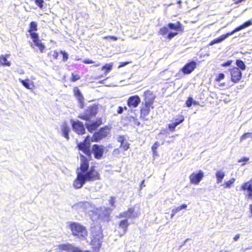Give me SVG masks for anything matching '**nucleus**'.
I'll return each mask as SVG.
<instances>
[{
  "label": "nucleus",
  "mask_w": 252,
  "mask_h": 252,
  "mask_svg": "<svg viewBox=\"0 0 252 252\" xmlns=\"http://www.w3.org/2000/svg\"><path fill=\"white\" fill-rule=\"evenodd\" d=\"M80 165L77 168L76 178L73 181V186L76 189L81 188L87 181H94L101 179L100 173L92 166L89 168V159L84 155L81 154Z\"/></svg>",
  "instance_id": "1"
},
{
  "label": "nucleus",
  "mask_w": 252,
  "mask_h": 252,
  "mask_svg": "<svg viewBox=\"0 0 252 252\" xmlns=\"http://www.w3.org/2000/svg\"><path fill=\"white\" fill-rule=\"evenodd\" d=\"M143 101L140 107V118L141 119L148 120L147 117L151 109L154 108V103L156 95L150 90H146L143 93Z\"/></svg>",
  "instance_id": "2"
},
{
  "label": "nucleus",
  "mask_w": 252,
  "mask_h": 252,
  "mask_svg": "<svg viewBox=\"0 0 252 252\" xmlns=\"http://www.w3.org/2000/svg\"><path fill=\"white\" fill-rule=\"evenodd\" d=\"M184 31V28L180 22L178 21L176 24L169 23L167 26L161 27L158 32L159 35L164 36L166 34V39L171 40L173 37L178 34V33H182Z\"/></svg>",
  "instance_id": "3"
},
{
  "label": "nucleus",
  "mask_w": 252,
  "mask_h": 252,
  "mask_svg": "<svg viewBox=\"0 0 252 252\" xmlns=\"http://www.w3.org/2000/svg\"><path fill=\"white\" fill-rule=\"evenodd\" d=\"M68 227L71 234L75 237L81 240H85L88 235V232L86 226L81 223L70 221L68 224Z\"/></svg>",
  "instance_id": "4"
},
{
  "label": "nucleus",
  "mask_w": 252,
  "mask_h": 252,
  "mask_svg": "<svg viewBox=\"0 0 252 252\" xmlns=\"http://www.w3.org/2000/svg\"><path fill=\"white\" fill-rule=\"evenodd\" d=\"M98 105L93 104L87 107V108L84 110L83 113L78 116V118L82 120L89 122L91 121L92 118L95 117L98 113Z\"/></svg>",
  "instance_id": "5"
},
{
  "label": "nucleus",
  "mask_w": 252,
  "mask_h": 252,
  "mask_svg": "<svg viewBox=\"0 0 252 252\" xmlns=\"http://www.w3.org/2000/svg\"><path fill=\"white\" fill-rule=\"evenodd\" d=\"M110 129L111 127L108 126H105L100 127L97 131L93 133L91 137V141L93 142L100 141L110 134Z\"/></svg>",
  "instance_id": "6"
},
{
  "label": "nucleus",
  "mask_w": 252,
  "mask_h": 252,
  "mask_svg": "<svg viewBox=\"0 0 252 252\" xmlns=\"http://www.w3.org/2000/svg\"><path fill=\"white\" fill-rule=\"evenodd\" d=\"M77 148L87 156V158L89 159V161L92 159L91 143L89 136H87L83 141L78 143Z\"/></svg>",
  "instance_id": "7"
},
{
  "label": "nucleus",
  "mask_w": 252,
  "mask_h": 252,
  "mask_svg": "<svg viewBox=\"0 0 252 252\" xmlns=\"http://www.w3.org/2000/svg\"><path fill=\"white\" fill-rule=\"evenodd\" d=\"M32 42L31 43V47L35 50H38L40 53H42L46 49V46L43 43L39 37V35H34L33 37H31Z\"/></svg>",
  "instance_id": "8"
},
{
  "label": "nucleus",
  "mask_w": 252,
  "mask_h": 252,
  "mask_svg": "<svg viewBox=\"0 0 252 252\" xmlns=\"http://www.w3.org/2000/svg\"><path fill=\"white\" fill-rule=\"evenodd\" d=\"M91 150L94 155V158L100 159L103 156L104 147L102 145L95 144L92 145Z\"/></svg>",
  "instance_id": "9"
},
{
  "label": "nucleus",
  "mask_w": 252,
  "mask_h": 252,
  "mask_svg": "<svg viewBox=\"0 0 252 252\" xmlns=\"http://www.w3.org/2000/svg\"><path fill=\"white\" fill-rule=\"evenodd\" d=\"M204 176L202 170H199L197 172H193L189 176V182L191 184L197 185L202 180Z\"/></svg>",
  "instance_id": "10"
},
{
  "label": "nucleus",
  "mask_w": 252,
  "mask_h": 252,
  "mask_svg": "<svg viewBox=\"0 0 252 252\" xmlns=\"http://www.w3.org/2000/svg\"><path fill=\"white\" fill-rule=\"evenodd\" d=\"M231 75V81L234 83H238L241 78L242 73L238 67H233L229 70Z\"/></svg>",
  "instance_id": "11"
},
{
  "label": "nucleus",
  "mask_w": 252,
  "mask_h": 252,
  "mask_svg": "<svg viewBox=\"0 0 252 252\" xmlns=\"http://www.w3.org/2000/svg\"><path fill=\"white\" fill-rule=\"evenodd\" d=\"M103 238V234L101 231L96 232L94 235L91 241V244L94 249H99L101 245V240Z\"/></svg>",
  "instance_id": "12"
},
{
  "label": "nucleus",
  "mask_w": 252,
  "mask_h": 252,
  "mask_svg": "<svg viewBox=\"0 0 252 252\" xmlns=\"http://www.w3.org/2000/svg\"><path fill=\"white\" fill-rule=\"evenodd\" d=\"M101 117L97 118L95 121L91 123H86L85 126L87 130L91 133L95 131L99 126L103 124Z\"/></svg>",
  "instance_id": "13"
},
{
  "label": "nucleus",
  "mask_w": 252,
  "mask_h": 252,
  "mask_svg": "<svg viewBox=\"0 0 252 252\" xmlns=\"http://www.w3.org/2000/svg\"><path fill=\"white\" fill-rule=\"evenodd\" d=\"M197 63L195 61H191L185 64L181 69V71L185 75H188L192 72L196 68Z\"/></svg>",
  "instance_id": "14"
},
{
  "label": "nucleus",
  "mask_w": 252,
  "mask_h": 252,
  "mask_svg": "<svg viewBox=\"0 0 252 252\" xmlns=\"http://www.w3.org/2000/svg\"><path fill=\"white\" fill-rule=\"evenodd\" d=\"M72 127L73 130L79 135H83L85 133V128L83 123L77 121L72 122Z\"/></svg>",
  "instance_id": "15"
},
{
  "label": "nucleus",
  "mask_w": 252,
  "mask_h": 252,
  "mask_svg": "<svg viewBox=\"0 0 252 252\" xmlns=\"http://www.w3.org/2000/svg\"><path fill=\"white\" fill-rule=\"evenodd\" d=\"M141 102L140 97L138 95H134L129 97L127 99V105L130 108H136Z\"/></svg>",
  "instance_id": "16"
},
{
  "label": "nucleus",
  "mask_w": 252,
  "mask_h": 252,
  "mask_svg": "<svg viewBox=\"0 0 252 252\" xmlns=\"http://www.w3.org/2000/svg\"><path fill=\"white\" fill-rule=\"evenodd\" d=\"M117 141L120 143L119 147L122 151H126L130 148V144L126 140L125 135H119L117 138Z\"/></svg>",
  "instance_id": "17"
},
{
  "label": "nucleus",
  "mask_w": 252,
  "mask_h": 252,
  "mask_svg": "<svg viewBox=\"0 0 252 252\" xmlns=\"http://www.w3.org/2000/svg\"><path fill=\"white\" fill-rule=\"evenodd\" d=\"M74 95L79 103V107L83 108L84 106V97L80 90L77 87H74L73 89Z\"/></svg>",
  "instance_id": "18"
},
{
  "label": "nucleus",
  "mask_w": 252,
  "mask_h": 252,
  "mask_svg": "<svg viewBox=\"0 0 252 252\" xmlns=\"http://www.w3.org/2000/svg\"><path fill=\"white\" fill-rule=\"evenodd\" d=\"M185 120V117L182 114H179L177 116V117L175 119V122L172 124H170L168 125V128L170 131L174 132L175 130L176 127L183 123Z\"/></svg>",
  "instance_id": "19"
},
{
  "label": "nucleus",
  "mask_w": 252,
  "mask_h": 252,
  "mask_svg": "<svg viewBox=\"0 0 252 252\" xmlns=\"http://www.w3.org/2000/svg\"><path fill=\"white\" fill-rule=\"evenodd\" d=\"M139 214L135 213V209L134 207L128 208V209L120 214L119 217L120 218H135L138 217Z\"/></svg>",
  "instance_id": "20"
},
{
  "label": "nucleus",
  "mask_w": 252,
  "mask_h": 252,
  "mask_svg": "<svg viewBox=\"0 0 252 252\" xmlns=\"http://www.w3.org/2000/svg\"><path fill=\"white\" fill-rule=\"evenodd\" d=\"M241 190H248V193L246 195L247 199H252V180L244 183L241 186Z\"/></svg>",
  "instance_id": "21"
},
{
  "label": "nucleus",
  "mask_w": 252,
  "mask_h": 252,
  "mask_svg": "<svg viewBox=\"0 0 252 252\" xmlns=\"http://www.w3.org/2000/svg\"><path fill=\"white\" fill-rule=\"evenodd\" d=\"M37 31V23L35 21H32L29 25V28L28 30L30 33L31 37H33L34 35H38V34L36 32Z\"/></svg>",
  "instance_id": "22"
},
{
  "label": "nucleus",
  "mask_w": 252,
  "mask_h": 252,
  "mask_svg": "<svg viewBox=\"0 0 252 252\" xmlns=\"http://www.w3.org/2000/svg\"><path fill=\"white\" fill-rule=\"evenodd\" d=\"M61 129L63 136L67 140H68L69 138V132L70 131V129L69 126L67 125V123L64 122L63 124Z\"/></svg>",
  "instance_id": "23"
},
{
  "label": "nucleus",
  "mask_w": 252,
  "mask_h": 252,
  "mask_svg": "<svg viewBox=\"0 0 252 252\" xmlns=\"http://www.w3.org/2000/svg\"><path fill=\"white\" fill-rule=\"evenodd\" d=\"M129 223L127 219H125L121 220L118 224V228L122 230V234L126 233Z\"/></svg>",
  "instance_id": "24"
},
{
  "label": "nucleus",
  "mask_w": 252,
  "mask_h": 252,
  "mask_svg": "<svg viewBox=\"0 0 252 252\" xmlns=\"http://www.w3.org/2000/svg\"><path fill=\"white\" fill-rule=\"evenodd\" d=\"M9 56V54L0 56V66H10L11 65L10 62L7 60V58Z\"/></svg>",
  "instance_id": "25"
},
{
  "label": "nucleus",
  "mask_w": 252,
  "mask_h": 252,
  "mask_svg": "<svg viewBox=\"0 0 252 252\" xmlns=\"http://www.w3.org/2000/svg\"><path fill=\"white\" fill-rule=\"evenodd\" d=\"M227 37H228L227 35V34H224L221 35L219 38H215L214 40H212L209 44V46H212L215 44H217L219 43H220L222 42L223 40H224L225 38H226Z\"/></svg>",
  "instance_id": "26"
},
{
  "label": "nucleus",
  "mask_w": 252,
  "mask_h": 252,
  "mask_svg": "<svg viewBox=\"0 0 252 252\" xmlns=\"http://www.w3.org/2000/svg\"><path fill=\"white\" fill-rule=\"evenodd\" d=\"M113 63H106L101 67V70L104 72L105 74L108 73L112 69Z\"/></svg>",
  "instance_id": "27"
},
{
  "label": "nucleus",
  "mask_w": 252,
  "mask_h": 252,
  "mask_svg": "<svg viewBox=\"0 0 252 252\" xmlns=\"http://www.w3.org/2000/svg\"><path fill=\"white\" fill-rule=\"evenodd\" d=\"M225 176V173L221 170H218L216 172V177L217 179V183H220L222 182Z\"/></svg>",
  "instance_id": "28"
},
{
  "label": "nucleus",
  "mask_w": 252,
  "mask_h": 252,
  "mask_svg": "<svg viewBox=\"0 0 252 252\" xmlns=\"http://www.w3.org/2000/svg\"><path fill=\"white\" fill-rule=\"evenodd\" d=\"M187 207V205L185 204H182V205L178 206L172 210V216L175 215L177 213L179 212L182 209H186Z\"/></svg>",
  "instance_id": "29"
},
{
  "label": "nucleus",
  "mask_w": 252,
  "mask_h": 252,
  "mask_svg": "<svg viewBox=\"0 0 252 252\" xmlns=\"http://www.w3.org/2000/svg\"><path fill=\"white\" fill-rule=\"evenodd\" d=\"M236 64L237 65V67L239 69L242 70H244L246 69V65L244 62L240 60H237L236 61Z\"/></svg>",
  "instance_id": "30"
},
{
  "label": "nucleus",
  "mask_w": 252,
  "mask_h": 252,
  "mask_svg": "<svg viewBox=\"0 0 252 252\" xmlns=\"http://www.w3.org/2000/svg\"><path fill=\"white\" fill-rule=\"evenodd\" d=\"M159 146V143L158 141L155 142L152 145V146L151 147V149H152V151L153 152V156H157V150Z\"/></svg>",
  "instance_id": "31"
},
{
  "label": "nucleus",
  "mask_w": 252,
  "mask_h": 252,
  "mask_svg": "<svg viewBox=\"0 0 252 252\" xmlns=\"http://www.w3.org/2000/svg\"><path fill=\"white\" fill-rule=\"evenodd\" d=\"M60 251H68L70 249V245L69 244H60L58 246Z\"/></svg>",
  "instance_id": "32"
},
{
  "label": "nucleus",
  "mask_w": 252,
  "mask_h": 252,
  "mask_svg": "<svg viewBox=\"0 0 252 252\" xmlns=\"http://www.w3.org/2000/svg\"><path fill=\"white\" fill-rule=\"evenodd\" d=\"M235 179L234 178H231L229 180L225 182L224 183V187L225 188H229L231 185L235 182Z\"/></svg>",
  "instance_id": "33"
},
{
  "label": "nucleus",
  "mask_w": 252,
  "mask_h": 252,
  "mask_svg": "<svg viewBox=\"0 0 252 252\" xmlns=\"http://www.w3.org/2000/svg\"><path fill=\"white\" fill-rule=\"evenodd\" d=\"M80 79V76L77 73L73 72L71 73V77H70V81L71 82H76Z\"/></svg>",
  "instance_id": "34"
},
{
  "label": "nucleus",
  "mask_w": 252,
  "mask_h": 252,
  "mask_svg": "<svg viewBox=\"0 0 252 252\" xmlns=\"http://www.w3.org/2000/svg\"><path fill=\"white\" fill-rule=\"evenodd\" d=\"M20 81L26 88L28 89H31L29 84L30 80L29 79L25 80H20Z\"/></svg>",
  "instance_id": "35"
},
{
  "label": "nucleus",
  "mask_w": 252,
  "mask_h": 252,
  "mask_svg": "<svg viewBox=\"0 0 252 252\" xmlns=\"http://www.w3.org/2000/svg\"><path fill=\"white\" fill-rule=\"evenodd\" d=\"M242 30H243V28H242V26L241 25L239 26L238 27L235 28L231 32L226 33V34H227V36H229L230 35H232L234 33H235V32H237L238 31H241Z\"/></svg>",
  "instance_id": "36"
},
{
  "label": "nucleus",
  "mask_w": 252,
  "mask_h": 252,
  "mask_svg": "<svg viewBox=\"0 0 252 252\" xmlns=\"http://www.w3.org/2000/svg\"><path fill=\"white\" fill-rule=\"evenodd\" d=\"M197 104V103L195 101H193V99L191 97H189L186 101V104L187 107H190L192 104Z\"/></svg>",
  "instance_id": "37"
},
{
  "label": "nucleus",
  "mask_w": 252,
  "mask_h": 252,
  "mask_svg": "<svg viewBox=\"0 0 252 252\" xmlns=\"http://www.w3.org/2000/svg\"><path fill=\"white\" fill-rule=\"evenodd\" d=\"M60 53V52H59L57 50H54L52 52L49 53L48 54V55L50 56L51 54H52V56L53 57V59L58 60L59 56Z\"/></svg>",
  "instance_id": "38"
},
{
  "label": "nucleus",
  "mask_w": 252,
  "mask_h": 252,
  "mask_svg": "<svg viewBox=\"0 0 252 252\" xmlns=\"http://www.w3.org/2000/svg\"><path fill=\"white\" fill-rule=\"evenodd\" d=\"M122 149L120 147L115 148L112 152V155L115 157H118L121 154Z\"/></svg>",
  "instance_id": "39"
},
{
  "label": "nucleus",
  "mask_w": 252,
  "mask_h": 252,
  "mask_svg": "<svg viewBox=\"0 0 252 252\" xmlns=\"http://www.w3.org/2000/svg\"><path fill=\"white\" fill-rule=\"evenodd\" d=\"M225 78V75L223 73H220L218 74L215 79V81L216 82H220L221 80Z\"/></svg>",
  "instance_id": "40"
},
{
  "label": "nucleus",
  "mask_w": 252,
  "mask_h": 252,
  "mask_svg": "<svg viewBox=\"0 0 252 252\" xmlns=\"http://www.w3.org/2000/svg\"><path fill=\"white\" fill-rule=\"evenodd\" d=\"M250 136H251V132H248L244 133L243 134H242L241 135V136L240 138V142H242L243 140H244L245 139H246L249 137H250Z\"/></svg>",
  "instance_id": "41"
},
{
  "label": "nucleus",
  "mask_w": 252,
  "mask_h": 252,
  "mask_svg": "<svg viewBox=\"0 0 252 252\" xmlns=\"http://www.w3.org/2000/svg\"><path fill=\"white\" fill-rule=\"evenodd\" d=\"M129 118L131 119H133L132 122L133 123V125L136 126H139L140 125V123L138 121V119L133 116H129Z\"/></svg>",
  "instance_id": "42"
},
{
  "label": "nucleus",
  "mask_w": 252,
  "mask_h": 252,
  "mask_svg": "<svg viewBox=\"0 0 252 252\" xmlns=\"http://www.w3.org/2000/svg\"><path fill=\"white\" fill-rule=\"evenodd\" d=\"M34 2L40 9L43 8L44 0H34Z\"/></svg>",
  "instance_id": "43"
},
{
  "label": "nucleus",
  "mask_w": 252,
  "mask_h": 252,
  "mask_svg": "<svg viewBox=\"0 0 252 252\" xmlns=\"http://www.w3.org/2000/svg\"><path fill=\"white\" fill-rule=\"evenodd\" d=\"M60 53L63 55V62H66L68 59V55L65 51H61Z\"/></svg>",
  "instance_id": "44"
},
{
  "label": "nucleus",
  "mask_w": 252,
  "mask_h": 252,
  "mask_svg": "<svg viewBox=\"0 0 252 252\" xmlns=\"http://www.w3.org/2000/svg\"><path fill=\"white\" fill-rule=\"evenodd\" d=\"M252 25V20H248V21H247L246 22H245L244 23H243L241 26L242 27V28L243 29L251 26Z\"/></svg>",
  "instance_id": "45"
},
{
  "label": "nucleus",
  "mask_w": 252,
  "mask_h": 252,
  "mask_svg": "<svg viewBox=\"0 0 252 252\" xmlns=\"http://www.w3.org/2000/svg\"><path fill=\"white\" fill-rule=\"evenodd\" d=\"M252 25V20H248V21H247L246 22H245L244 23H243L241 26L242 27V28L243 29L251 26Z\"/></svg>",
  "instance_id": "46"
},
{
  "label": "nucleus",
  "mask_w": 252,
  "mask_h": 252,
  "mask_svg": "<svg viewBox=\"0 0 252 252\" xmlns=\"http://www.w3.org/2000/svg\"><path fill=\"white\" fill-rule=\"evenodd\" d=\"M249 160V158L248 157H243L238 160V162H243V165H244Z\"/></svg>",
  "instance_id": "47"
},
{
  "label": "nucleus",
  "mask_w": 252,
  "mask_h": 252,
  "mask_svg": "<svg viewBox=\"0 0 252 252\" xmlns=\"http://www.w3.org/2000/svg\"><path fill=\"white\" fill-rule=\"evenodd\" d=\"M232 63H233V61L232 60H228L227 62L222 63L221 64V66H222V67L229 66L231 65Z\"/></svg>",
  "instance_id": "48"
},
{
  "label": "nucleus",
  "mask_w": 252,
  "mask_h": 252,
  "mask_svg": "<svg viewBox=\"0 0 252 252\" xmlns=\"http://www.w3.org/2000/svg\"><path fill=\"white\" fill-rule=\"evenodd\" d=\"M109 203L110 205V206L114 207L115 203V197L114 196L110 197L109 200Z\"/></svg>",
  "instance_id": "49"
},
{
  "label": "nucleus",
  "mask_w": 252,
  "mask_h": 252,
  "mask_svg": "<svg viewBox=\"0 0 252 252\" xmlns=\"http://www.w3.org/2000/svg\"><path fill=\"white\" fill-rule=\"evenodd\" d=\"M82 63L85 64H92L94 63V62L89 59H86L82 61Z\"/></svg>",
  "instance_id": "50"
},
{
  "label": "nucleus",
  "mask_w": 252,
  "mask_h": 252,
  "mask_svg": "<svg viewBox=\"0 0 252 252\" xmlns=\"http://www.w3.org/2000/svg\"><path fill=\"white\" fill-rule=\"evenodd\" d=\"M104 39H111L113 40L116 41L118 39V37L113 35H108L104 37Z\"/></svg>",
  "instance_id": "51"
},
{
  "label": "nucleus",
  "mask_w": 252,
  "mask_h": 252,
  "mask_svg": "<svg viewBox=\"0 0 252 252\" xmlns=\"http://www.w3.org/2000/svg\"><path fill=\"white\" fill-rule=\"evenodd\" d=\"M123 113V108L122 106H119L117 109V113L121 114Z\"/></svg>",
  "instance_id": "52"
},
{
  "label": "nucleus",
  "mask_w": 252,
  "mask_h": 252,
  "mask_svg": "<svg viewBox=\"0 0 252 252\" xmlns=\"http://www.w3.org/2000/svg\"><path fill=\"white\" fill-rule=\"evenodd\" d=\"M129 63H130V62H122V63H121V64L119 65V67H123V66L128 64Z\"/></svg>",
  "instance_id": "53"
},
{
  "label": "nucleus",
  "mask_w": 252,
  "mask_h": 252,
  "mask_svg": "<svg viewBox=\"0 0 252 252\" xmlns=\"http://www.w3.org/2000/svg\"><path fill=\"white\" fill-rule=\"evenodd\" d=\"M84 251H82V250H80L78 248H75L74 249H73L71 252H83Z\"/></svg>",
  "instance_id": "54"
},
{
  "label": "nucleus",
  "mask_w": 252,
  "mask_h": 252,
  "mask_svg": "<svg viewBox=\"0 0 252 252\" xmlns=\"http://www.w3.org/2000/svg\"><path fill=\"white\" fill-rule=\"evenodd\" d=\"M240 238V234H236L234 237H233V240L235 241H237Z\"/></svg>",
  "instance_id": "55"
},
{
  "label": "nucleus",
  "mask_w": 252,
  "mask_h": 252,
  "mask_svg": "<svg viewBox=\"0 0 252 252\" xmlns=\"http://www.w3.org/2000/svg\"><path fill=\"white\" fill-rule=\"evenodd\" d=\"M144 183H145V180H142L141 181V182L140 183V188H142L143 187L145 186Z\"/></svg>",
  "instance_id": "56"
},
{
  "label": "nucleus",
  "mask_w": 252,
  "mask_h": 252,
  "mask_svg": "<svg viewBox=\"0 0 252 252\" xmlns=\"http://www.w3.org/2000/svg\"><path fill=\"white\" fill-rule=\"evenodd\" d=\"M126 119H127V121H128L129 122H132V121H133V119H131V118H129V116L127 117H126Z\"/></svg>",
  "instance_id": "57"
},
{
  "label": "nucleus",
  "mask_w": 252,
  "mask_h": 252,
  "mask_svg": "<svg viewBox=\"0 0 252 252\" xmlns=\"http://www.w3.org/2000/svg\"><path fill=\"white\" fill-rule=\"evenodd\" d=\"M123 108V111L125 110H127V108L126 106H124Z\"/></svg>",
  "instance_id": "58"
},
{
  "label": "nucleus",
  "mask_w": 252,
  "mask_h": 252,
  "mask_svg": "<svg viewBox=\"0 0 252 252\" xmlns=\"http://www.w3.org/2000/svg\"><path fill=\"white\" fill-rule=\"evenodd\" d=\"M220 87H223L224 86V83L220 84L219 85Z\"/></svg>",
  "instance_id": "59"
},
{
  "label": "nucleus",
  "mask_w": 252,
  "mask_h": 252,
  "mask_svg": "<svg viewBox=\"0 0 252 252\" xmlns=\"http://www.w3.org/2000/svg\"><path fill=\"white\" fill-rule=\"evenodd\" d=\"M219 252H229L228 251H220Z\"/></svg>",
  "instance_id": "60"
},
{
  "label": "nucleus",
  "mask_w": 252,
  "mask_h": 252,
  "mask_svg": "<svg viewBox=\"0 0 252 252\" xmlns=\"http://www.w3.org/2000/svg\"><path fill=\"white\" fill-rule=\"evenodd\" d=\"M99 65V63H98V64L94 65V66L96 67V66H98Z\"/></svg>",
  "instance_id": "61"
},
{
  "label": "nucleus",
  "mask_w": 252,
  "mask_h": 252,
  "mask_svg": "<svg viewBox=\"0 0 252 252\" xmlns=\"http://www.w3.org/2000/svg\"><path fill=\"white\" fill-rule=\"evenodd\" d=\"M181 2V0H178V1H177V3H180Z\"/></svg>",
  "instance_id": "62"
},
{
  "label": "nucleus",
  "mask_w": 252,
  "mask_h": 252,
  "mask_svg": "<svg viewBox=\"0 0 252 252\" xmlns=\"http://www.w3.org/2000/svg\"><path fill=\"white\" fill-rule=\"evenodd\" d=\"M250 137L252 139V132H251Z\"/></svg>",
  "instance_id": "63"
},
{
  "label": "nucleus",
  "mask_w": 252,
  "mask_h": 252,
  "mask_svg": "<svg viewBox=\"0 0 252 252\" xmlns=\"http://www.w3.org/2000/svg\"><path fill=\"white\" fill-rule=\"evenodd\" d=\"M80 59H76V61H79Z\"/></svg>",
  "instance_id": "64"
}]
</instances>
